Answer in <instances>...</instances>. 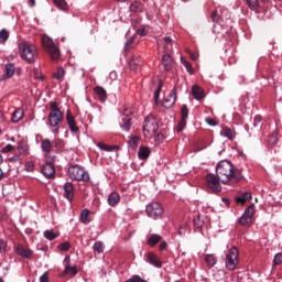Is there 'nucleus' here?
<instances>
[{"label":"nucleus","mask_w":282,"mask_h":282,"mask_svg":"<svg viewBox=\"0 0 282 282\" xmlns=\"http://www.w3.org/2000/svg\"><path fill=\"white\" fill-rule=\"evenodd\" d=\"M162 65H163L165 72H171V69L173 68V57L169 54H163Z\"/></svg>","instance_id":"27"},{"label":"nucleus","mask_w":282,"mask_h":282,"mask_svg":"<svg viewBox=\"0 0 282 282\" xmlns=\"http://www.w3.org/2000/svg\"><path fill=\"white\" fill-rule=\"evenodd\" d=\"M72 248V243L69 241L62 242L57 246V250L62 252H67Z\"/></svg>","instance_id":"44"},{"label":"nucleus","mask_w":282,"mask_h":282,"mask_svg":"<svg viewBox=\"0 0 282 282\" xmlns=\"http://www.w3.org/2000/svg\"><path fill=\"white\" fill-rule=\"evenodd\" d=\"M66 122L72 133H78V131H80V128L76 124V117H74L69 110L66 112Z\"/></svg>","instance_id":"16"},{"label":"nucleus","mask_w":282,"mask_h":282,"mask_svg":"<svg viewBox=\"0 0 282 282\" xmlns=\"http://www.w3.org/2000/svg\"><path fill=\"white\" fill-rule=\"evenodd\" d=\"M216 175L220 178V182L223 184H226L227 182H230V180H235L236 182H239L241 177V171L235 170L232 166V163L228 160L220 161L216 166Z\"/></svg>","instance_id":"1"},{"label":"nucleus","mask_w":282,"mask_h":282,"mask_svg":"<svg viewBox=\"0 0 282 282\" xmlns=\"http://www.w3.org/2000/svg\"><path fill=\"white\" fill-rule=\"evenodd\" d=\"M237 265H239V250L237 247H231L226 253L225 268L229 272H235Z\"/></svg>","instance_id":"5"},{"label":"nucleus","mask_w":282,"mask_h":282,"mask_svg":"<svg viewBox=\"0 0 282 282\" xmlns=\"http://www.w3.org/2000/svg\"><path fill=\"white\" fill-rule=\"evenodd\" d=\"M192 96L195 98V100H204L206 98V94L204 93V89L202 87L194 85L192 87Z\"/></svg>","instance_id":"25"},{"label":"nucleus","mask_w":282,"mask_h":282,"mask_svg":"<svg viewBox=\"0 0 282 282\" xmlns=\"http://www.w3.org/2000/svg\"><path fill=\"white\" fill-rule=\"evenodd\" d=\"M69 256L65 257V261H67V264L64 268V274H69V276H76V274H78V267L69 265Z\"/></svg>","instance_id":"22"},{"label":"nucleus","mask_w":282,"mask_h":282,"mask_svg":"<svg viewBox=\"0 0 282 282\" xmlns=\"http://www.w3.org/2000/svg\"><path fill=\"white\" fill-rule=\"evenodd\" d=\"M53 3H54V6H56V8H58V10H63L64 12H67V10H68L67 1L53 0Z\"/></svg>","instance_id":"40"},{"label":"nucleus","mask_w":282,"mask_h":282,"mask_svg":"<svg viewBox=\"0 0 282 282\" xmlns=\"http://www.w3.org/2000/svg\"><path fill=\"white\" fill-rule=\"evenodd\" d=\"M15 254L20 257L21 259H33L34 257V250L30 249V247L25 248L23 245H18L15 247Z\"/></svg>","instance_id":"14"},{"label":"nucleus","mask_w":282,"mask_h":282,"mask_svg":"<svg viewBox=\"0 0 282 282\" xmlns=\"http://www.w3.org/2000/svg\"><path fill=\"white\" fill-rule=\"evenodd\" d=\"M53 149L55 153H61L63 152V149H65V141L62 139H56L53 141Z\"/></svg>","instance_id":"35"},{"label":"nucleus","mask_w":282,"mask_h":282,"mask_svg":"<svg viewBox=\"0 0 282 282\" xmlns=\"http://www.w3.org/2000/svg\"><path fill=\"white\" fill-rule=\"evenodd\" d=\"M134 41H135V39L134 37H130V39H128L127 40V42H126V50H131V47H133V43H134Z\"/></svg>","instance_id":"59"},{"label":"nucleus","mask_w":282,"mask_h":282,"mask_svg":"<svg viewBox=\"0 0 282 282\" xmlns=\"http://www.w3.org/2000/svg\"><path fill=\"white\" fill-rule=\"evenodd\" d=\"M67 175L69 180L74 182H89L91 177L89 176V172L83 167V165L73 164L67 169Z\"/></svg>","instance_id":"3"},{"label":"nucleus","mask_w":282,"mask_h":282,"mask_svg":"<svg viewBox=\"0 0 282 282\" xmlns=\"http://www.w3.org/2000/svg\"><path fill=\"white\" fill-rule=\"evenodd\" d=\"M181 119L188 120V106L183 105L181 108Z\"/></svg>","instance_id":"48"},{"label":"nucleus","mask_w":282,"mask_h":282,"mask_svg":"<svg viewBox=\"0 0 282 282\" xmlns=\"http://www.w3.org/2000/svg\"><path fill=\"white\" fill-rule=\"evenodd\" d=\"M252 199V193L250 192H243L242 194H239L235 197L236 204H240V206H243L247 202H250Z\"/></svg>","instance_id":"20"},{"label":"nucleus","mask_w":282,"mask_h":282,"mask_svg":"<svg viewBox=\"0 0 282 282\" xmlns=\"http://www.w3.org/2000/svg\"><path fill=\"white\" fill-rule=\"evenodd\" d=\"M47 127H50L52 130V133L55 135H58L61 133V122H63V112H54V113H48L47 118Z\"/></svg>","instance_id":"9"},{"label":"nucleus","mask_w":282,"mask_h":282,"mask_svg":"<svg viewBox=\"0 0 282 282\" xmlns=\"http://www.w3.org/2000/svg\"><path fill=\"white\" fill-rule=\"evenodd\" d=\"M14 72H17L14 63L6 64L4 78H12V76H14Z\"/></svg>","instance_id":"34"},{"label":"nucleus","mask_w":282,"mask_h":282,"mask_svg":"<svg viewBox=\"0 0 282 282\" xmlns=\"http://www.w3.org/2000/svg\"><path fill=\"white\" fill-rule=\"evenodd\" d=\"M41 151L44 153L45 160L48 162H56L57 158L54 152V143L50 139H42L41 140Z\"/></svg>","instance_id":"7"},{"label":"nucleus","mask_w":282,"mask_h":282,"mask_svg":"<svg viewBox=\"0 0 282 282\" xmlns=\"http://www.w3.org/2000/svg\"><path fill=\"white\" fill-rule=\"evenodd\" d=\"M160 241H162V236H160L158 234H152L150 236V238L148 239L147 243H148V246H150V248H155V246H158V243H160Z\"/></svg>","instance_id":"33"},{"label":"nucleus","mask_w":282,"mask_h":282,"mask_svg":"<svg viewBox=\"0 0 282 282\" xmlns=\"http://www.w3.org/2000/svg\"><path fill=\"white\" fill-rule=\"evenodd\" d=\"M223 135L227 138V140H235V135H237V133L235 130L227 127L223 129Z\"/></svg>","instance_id":"38"},{"label":"nucleus","mask_w":282,"mask_h":282,"mask_svg":"<svg viewBox=\"0 0 282 282\" xmlns=\"http://www.w3.org/2000/svg\"><path fill=\"white\" fill-rule=\"evenodd\" d=\"M193 224H194V228H196L197 230L202 229V227L204 226V220H202V218H199V216L195 217L193 219Z\"/></svg>","instance_id":"49"},{"label":"nucleus","mask_w":282,"mask_h":282,"mask_svg":"<svg viewBox=\"0 0 282 282\" xmlns=\"http://www.w3.org/2000/svg\"><path fill=\"white\" fill-rule=\"evenodd\" d=\"M139 142H140L139 137H131L130 140L128 141V144H129V147H131V149H138Z\"/></svg>","instance_id":"46"},{"label":"nucleus","mask_w":282,"mask_h":282,"mask_svg":"<svg viewBox=\"0 0 282 282\" xmlns=\"http://www.w3.org/2000/svg\"><path fill=\"white\" fill-rule=\"evenodd\" d=\"M181 63L185 67L186 72L191 74V76L195 74V69L193 68V65L188 61H186V58L181 57Z\"/></svg>","instance_id":"41"},{"label":"nucleus","mask_w":282,"mask_h":282,"mask_svg":"<svg viewBox=\"0 0 282 282\" xmlns=\"http://www.w3.org/2000/svg\"><path fill=\"white\" fill-rule=\"evenodd\" d=\"M91 212L88 208H85L82 210L79 215V221L80 224H84L85 226L91 224Z\"/></svg>","instance_id":"26"},{"label":"nucleus","mask_w":282,"mask_h":282,"mask_svg":"<svg viewBox=\"0 0 282 282\" xmlns=\"http://www.w3.org/2000/svg\"><path fill=\"white\" fill-rule=\"evenodd\" d=\"M152 138L155 142H162L164 140V134L162 132H155Z\"/></svg>","instance_id":"58"},{"label":"nucleus","mask_w":282,"mask_h":282,"mask_svg":"<svg viewBox=\"0 0 282 282\" xmlns=\"http://www.w3.org/2000/svg\"><path fill=\"white\" fill-rule=\"evenodd\" d=\"M40 282H50V273L45 271L41 276H40Z\"/></svg>","instance_id":"60"},{"label":"nucleus","mask_w":282,"mask_h":282,"mask_svg":"<svg viewBox=\"0 0 282 282\" xmlns=\"http://www.w3.org/2000/svg\"><path fill=\"white\" fill-rule=\"evenodd\" d=\"M252 217H254V207L250 205L245 209L241 217L237 219V224L240 226H250L252 224Z\"/></svg>","instance_id":"10"},{"label":"nucleus","mask_w":282,"mask_h":282,"mask_svg":"<svg viewBox=\"0 0 282 282\" xmlns=\"http://www.w3.org/2000/svg\"><path fill=\"white\" fill-rule=\"evenodd\" d=\"M263 120V117H261L260 115H257L254 118H253V122H252V126L257 129V127H261V122Z\"/></svg>","instance_id":"55"},{"label":"nucleus","mask_w":282,"mask_h":282,"mask_svg":"<svg viewBox=\"0 0 282 282\" xmlns=\"http://www.w3.org/2000/svg\"><path fill=\"white\" fill-rule=\"evenodd\" d=\"M42 45H43L44 50H46V52H48L51 58H53L54 61H56V58H61V48H58V46H56V44L54 43V40H52V37H50L47 35H43L42 36Z\"/></svg>","instance_id":"6"},{"label":"nucleus","mask_w":282,"mask_h":282,"mask_svg":"<svg viewBox=\"0 0 282 282\" xmlns=\"http://www.w3.org/2000/svg\"><path fill=\"white\" fill-rule=\"evenodd\" d=\"M58 232H54V230H45L43 234L44 239H47L48 241H54V239H57Z\"/></svg>","instance_id":"39"},{"label":"nucleus","mask_w":282,"mask_h":282,"mask_svg":"<svg viewBox=\"0 0 282 282\" xmlns=\"http://www.w3.org/2000/svg\"><path fill=\"white\" fill-rule=\"evenodd\" d=\"M17 150L19 155H30V145L24 141H19Z\"/></svg>","instance_id":"30"},{"label":"nucleus","mask_w":282,"mask_h":282,"mask_svg":"<svg viewBox=\"0 0 282 282\" xmlns=\"http://www.w3.org/2000/svg\"><path fill=\"white\" fill-rule=\"evenodd\" d=\"M163 41H164V43H165V45L169 47V45H170V47H173V39H171V36H165L164 39H163Z\"/></svg>","instance_id":"61"},{"label":"nucleus","mask_w":282,"mask_h":282,"mask_svg":"<svg viewBox=\"0 0 282 282\" xmlns=\"http://www.w3.org/2000/svg\"><path fill=\"white\" fill-rule=\"evenodd\" d=\"M204 261L207 267L215 268V265H217V256L213 253H207L204 256Z\"/></svg>","instance_id":"31"},{"label":"nucleus","mask_w":282,"mask_h":282,"mask_svg":"<svg viewBox=\"0 0 282 282\" xmlns=\"http://www.w3.org/2000/svg\"><path fill=\"white\" fill-rule=\"evenodd\" d=\"M41 173L46 180H55L56 167L54 166V161L46 160L45 164L41 167Z\"/></svg>","instance_id":"12"},{"label":"nucleus","mask_w":282,"mask_h":282,"mask_svg":"<svg viewBox=\"0 0 282 282\" xmlns=\"http://www.w3.org/2000/svg\"><path fill=\"white\" fill-rule=\"evenodd\" d=\"M205 121L207 122V124H209V127H217V121L212 118H206Z\"/></svg>","instance_id":"63"},{"label":"nucleus","mask_w":282,"mask_h":282,"mask_svg":"<svg viewBox=\"0 0 282 282\" xmlns=\"http://www.w3.org/2000/svg\"><path fill=\"white\" fill-rule=\"evenodd\" d=\"M210 19L213 23H221V9H216L214 12H212Z\"/></svg>","instance_id":"37"},{"label":"nucleus","mask_w":282,"mask_h":282,"mask_svg":"<svg viewBox=\"0 0 282 282\" xmlns=\"http://www.w3.org/2000/svg\"><path fill=\"white\" fill-rule=\"evenodd\" d=\"M184 129H186V119H181L176 127V131L178 133H182V131H184Z\"/></svg>","instance_id":"54"},{"label":"nucleus","mask_w":282,"mask_h":282,"mask_svg":"<svg viewBox=\"0 0 282 282\" xmlns=\"http://www.w3.org/2000/svg\"><path fill=\"white\" fill-rule=\"evenodd\" d=\"M205 180H206L208 188L214 191V193H219L221 191V184L219 183V182H221V178H219V175L208 173L206 175Z\"/></svg>","instance_id":"11"},{"label":"nucleus","mask_w":282,"mask_h":282,"mask_svg":"<svg viewBox=\"0 0 282 282\" xmlns=\"http://www.w3.org/2000/svg\"><path fill=\"white\" fill-rule=\"evenodd\" d=\"M145 261L147 263H150V265H153L154 268H162V260H160V258L153 252L147 253Z\"/></svg>","instance_id":"17"},{"label":"nucleus","mask_w":282,"mask_h":282,"mask_svg":"<svg viewBox=\"0 0 282 282\" xmlns=\"http://www.w3.org/2000/svg\"><path fill=\"white\" fill-rule=\"evenodd\" d=\"M107 202L111 208H116V206L120 204V194L118 192H111L107 197Z\"/></svg>","instance_id":"23"},{"label":"nucleus","mask_w":282,"mask_h":282,"mask_svg":"<svg viewBox=\"0 0 282 282\" xmlns=\"http://www.w3.org/2000/svg\"><path fill=\"white\" fill-rule=\"evenodd\" d=\"M34 162L29 161L24 164V171H26L28 173H32L34 171Z\"/></svg>","instance_id":"56"},{"label":"nucleus","mask_w":282,"mask_h":282,"mask_svg":"<svg viewBox=\"0 0 282 282\" xmlns=\"http://www.w3.org/2000/svg\"><path fill=\"white\" fill-rule=\"evenodd\" d=\"M53 78H55V80H58V83H63V80H65V68L58 67L53 74Z\"/></svg>","instance_id":"36"},{"label":"nucleus","mask_w":282,"mask_h":282,"mask_svg":"<svg viewBox=\"0 0 282 282\" xmlns=\"http://www.w3.org/2000/svg\"><path fill=\"white\" fill-rule=\"evenodd\" d=\"M19 54L23 61L29 63V65H33L39 59V52L36 51V46L31 42H22L19 44Z\"/></svg>","instance_id":"2"},{"label":"nucleus","mask_w":282,"mask_h":282,"mask_svg":"<svg viewBox=\"0 0 282 282\" xmlns=\"http://www.w3.org/2000/svg\"><path fill=\"white\" fill-rule=\"evenodd\" d=\"M14 149L17 148L9 143L1 149V153H10L11 151H14Z\"/></svg>","instance_id":"57"},{"label":"nucleus","mask_w":282,"mask_h":282,"mask_svg":"<svg viewBox=\"0 0 282 282\" xmlns=\"http://www.w3.org/2000/svg\"><path fill=\"white\" fill-rule=\"evenodd\" d=\"M24 113L25 112L23 111V108H17L11 115V121L13 122V124H17V122H21V120H23Z\"/></svg>","instance_id":"28"},{"label":"nucleus","mask_w":282,"mask_h":282,"mask_svg":"<svg viewBox=\"0 0 282 282\" xmlns=\"http://www.w3.org/2000/svg\"><path fill=\"white\" fill-rule=\"evenodd\" d=\"M63 191H64V197L72 204L74 202L75 193H74V183L72 182H66L63 185Z\"/></svg>","instance_id":"15"},{"label":"nucleus","mask_w":282,"mask_h":282,"mask_svg":"<svg viewBox=\"0 0 282 282\" xmlns=\"http://www.w3.org/2000/svg\"><path fill=\"white\" fill-rule=\"evenodd\" d=\"M10 39V32L6 29H2L0 31V43H6Z\"/></svg>","instance_id":"43"},{"label":"nucleus","mask_w":282,"mask_h":282,"mask_svg":"<svg viewBox=\"0 0 282 282\" xmlns=\"http://www.w3.org/2000/svg\"><path fill=\"white\" fill-rule=\"evenodd\" d=\"M137 34L139 36H147V34H148L147 29L142 28V29L137 30Z\"/></svg>","instance_id":"64"},{"label":"nucleus","mask_w":282,"mask_h":282,"mask_svg":"<svg viewBox=\"0 0 282 282\" xmlns=\"http://www.w3.org/2000/svg\"><path fill=\"white\" fill-rule=\"evenodd\" d=\"M8 252V240L0 238V254Z\"/></svg>","instance_id":"45"},{"label":"nucleus","mask_w":282,"mask_h":282,"mask_svg":"<svg viewBox=\"0 0 282 282\" xmlns=\"http://www.w3.org/2000/svg\"><path fill=\"white\" fill-rule=\"evenodd\" d=\"M166 248H169V243L166 241L161 242L159 246V250L161 252H164V250H166Z\"/></svg>","instance_id":"62"},{"label":"nucleus","mask_w":282,"mask_h":282,"mask_svg":"<svg viewBox=\"0 0 282 282\" xmlns=\"http://www.w3.org/2000/svg\"><path fill=\"white\" fill-rule=\"evenodd\" d=\"M93 250L97 252V254H102V252H105V243H102V241H96L93 245Z\"/></svg>","instance_id":"42"},{"label":"nucleus","mask_w":282,"mask_h":282,"mask_svg":"<svg viewBox=\"0 0 282 282\" xmlns=\"http://www.w3.org/2000/svg\"><path fill=\"white\" fill-rule=\"evenodd\" d=\"M282 264V253L279 252L273 257V262L272 265L276 267V265H281Z\"/></svg>","instance_id":"51"},{"label":"nucleus","mask_w":282,"mask_h":282,"mask_svg":"<svg viewBox=\"0 0 282 282\" xmlns=\"http://www.w3.org/2000/svg\"><path fill=\"white\" fill-rule=\"evenodd\" d=\"M143 135L148 140H152L153 135L158 133V129H160V123H158V119L153 115H148L143 120Z\"/></svg>","instance_id":"4"},{"label":"nucleus","mask_w":282,"mask_h":282,"mask_svg":"<svg viewBox=\"0 0 282 282\" xmlns=\"http://www.w3.org/2000/svg\"><path fill=\"white\" fill-rule=\"evenodd\" d=\"M129 67L132 72H138L142 67V57L133 55L129 62Z\"/></svg>","instance_id":"19"},{"label":"nucleus","mask_w":282,"mask_h":282,"mask_svg":"<svg viewBox=\"0 0 282 282\" xmlns=\"http://www.w3.org/2000/svg\"><path fill=\"white\" fill-rule=\"evenodd\" d=\"M131 118L121 117V120L119 122L120 129L124 131L126 133H129L131 131V127H133V123L131 122Z\"/></svg>","instance_id":"21"},{"label":"nucleus","mask_w":282,"mask_h":282,"mask_svg":"<svg viewBox=\"0 0 282 282\" xmlns=\"http://www.w3.org/2000/svg\"><path fill=\"white\" fill-rule=\"evenodd\" d=\"M175 102H177V87L174 86L170 94L163 99L162 107H164V109H173Z\"/></svg>","instance_id":"13"},{"label":"nucleus","mask_w":282,"mask_h":282,"mask_svg":"<svg viewBox=\"0 0 282 282\" xmlns=\"http://www.w3.org/2000/svg\"><path fill=\"white\" fill-rule=\"evenodd\" d=\"M95 94H97V100H99V102H107V90L105 88L96 86Z\"/></svg>","instance_id":"29"},{"label":"nucleus","mask_w":282,"mask_h":282,"mask_svg":"<svg viewBox=\"0 0 282 282\" xmlns=\"http://www.w3.org/2000/svg\"><path fill=\"white\" fill-rule=\"evenodd\" d=\"M137 115L138 108H135V106L133 105L126 106L121 112L122 118H130V120H133V118H135Z\"/></svg>","instance_id":"18"},{"label":"nucleus","mask_w":282,"mask_h":282,"mask_svg":"<svg viewBox=\"0 0 282 282\" xmlns=\"http://www.w3.org/2000/svg\"><path fill=\"white\" fill-rule=\"evenodd\" d=\"M248 8L257 10L259 8V0H246Z\"/></svg>","instance_id":"52"},{"label":"nucleus","mask_w":282,"mask_h":282,"mask_svg":"<svg viewBox=\"0 0 282 282\" xmlns=\"http://www.w3.org/2000/svg\"><path fill=\"white\" fill-rule=\"evenodd\" d=\"M162 86H163V84H162V82H160L158 87H156V89H155V91H154V100H155V102H158V100H160V94H162Z\"/></svg>","instance_id":"53"},{"label":"nucleus","mask_w":282,"mask_h":282,"mask_svg":"<svg viewBox=\"0 0 282 282\" xmlns=\"http://www.w3.org/2000/svg\"><path fill=\"white\" fill-rule=\"evenodd\" d=\"M21 154H14L13 156L8 158V162H10L11 164H21Z\"/></svg>","instance_id":"50"},{"label":"nucleus","mask_w":282,"mask_h":282,"mask_svg":"<svg viewBox=\"0 0 282 282\" xmlns=\"http://www.w3.org/2000/svg\"><path fill=\"white\" fill-rule=\"evenodd\" d=\"M139 160H149L151 156V150L149 147H140L138 151Z\"/></svg>","instance_id":"32"},{"label":"nucleus","mask_w":282,"mask_h":282,"mask_svg":"<svg viewBox=\"0 0 282 282\" xmlns=\"http://www.w3.org/2000/svg\"><path fill=\"white\" fill-rule=\"evenodd\" d=\"M145 213L151 219H160L164 215V207L159 202H152L147 205Z\"/></svg>","instance_id":"8"},{"label":"nucleus","mask_w":282,"mask_h":282,"mask_svg":"<svg viewBox=\"0 0 282 282\" xmlns=\"http://www.w3.org/2000/svg\"><path fill=\"white\" fill-rule=\"evenodd\" d=\"M129 11L133 13H142L144 12V3L140 0H134L130 6H129Z\"/></svg>","instance_id":"24"},{"label":"nucleus","mask_w":282,"mask_h":282,"mask_svg":"<svg viewBox=\"0 0 282 282\" xmlns=\"http://www.w3.org/2000/svg\"><path fill=\"white\" fill-rule=\"evenodd\" d=\"M50 108H51L50 113H63V111H61V108H58V102L56 101H52L50 105Z\"/></svg>","instance_id":"47"}]
</instances>
